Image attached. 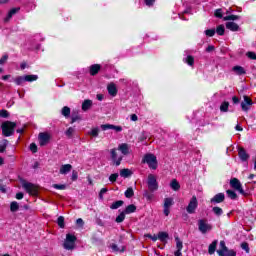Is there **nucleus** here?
<instances>
[{
  "label": "nucleus",
  "instance_id": "obj_1",
  "mask_svg": "<svg viewBox=\"0 0 256 256\" xmlns=\"http://www.w3.org/2000/svg\"><path fill=\"white\" fill-rule=\"evenodd\" d=\"M15 127H17L15 122L5 121L2 123V135H4V137H11V135L15 133Z\"/></svg>",
  "mask_w": 256,
  "mask_h": 256
},
{
  "label": "nucleus",
  "instance_id": "obj_2",
  "mask_svg": "<svg viewBox=\"0 0 256 256\" xmlns=\"http://www.w3.org/2000/svg\"><path fill=\"white\" fill-rule=\"evenodd\" d=\"M142 163H146L150 169L155 171L158 167L157 156L155 154H146L142 159Z\"/></svg>",
  "mask_w": 256,
  "mask_h": 256
},
{
  "label": "nucleus",
  "instance_id": "obj_3",
  "mask_svg": "<svg viewBox=\"0 0 256 256\" xmlns=\"http://www.w3.org/2000/svg\"><path fill=\"white\" fill-rule=\"evenodd\" d=\"M198 231H200L202 235H205L209 233V231H213V225H211L207 219H200L198 220Z\"/></svg>",
  "mask_w": 256,
  "mask_h": 256
},
{
  "label": "nucleus",
  "instance_id": "obj_4",
  "mask_svg": "<svg viewBox=\"0 0 256 256\" xmlns=\"http://www.w3.org/2000/svg\"><path fill=\"white\" fill-rule=\"evenodd\" d=\"M75 241H77V237L75 235L67 234L63 244L64 249H66L67 251L75 249Z\"/></svg>",
  "mask_w": 256,
  "mask_h": 256
},
{
  "label": "nucleus",
  "instance_id": "obj_5",
  "mask_svg": "<svg viewBox=\"0 0 256 256\" xmlns=\"http://www.w3.org/2000/svg\"><path fill=\"white\" fill-rule=\"evenodd\" d=\"M219 256H237V253L234 250H229L225 245V241L220 242V249L217 250Z\"/></svg>",
  "mask_w": 256,
  "mask_h": 256
},
{
  "label": "nucleus",
  "instance_id": "obj_6",
  "mask_svg": "<svg viewBox=\"0 0 256 256\" xmlns=\"http://www.w3.org/2000/svg\"><path fill=\"white\" fill-rule=\"evenodd\" d=\"M148 189L151 191V193L157 191L159 189V183H157V178L155 175L150 174L148 176V181H147Z\"/></svg>",
  "mask_w": 256,
  "mask_h": 256
},
{
  "label": "nucleus",
  "instance_id": "obj_7",
  "mask_svg": "<svg viewBox=\"0 0 256 256\" xmlns=\"http://www.w3.org/2000/svg\"><path fill=\"white\" fill-rule=\"evenodd\" d=\"M22 187L26 192L29 193V195H37L38 193L37 186L31 182H22Z\"/></svg>",
  "mask_w": 256,
  "mask_h": 256
},
{
  "label": "nucleus",
  "instance_id": "obj_8",
  "mask_svg": "<svg viewBox=\"0 0 256 256\" xmlns=\"http://www.w3.org/2000/svg\"><path fill=\"white\" fill-rule=\"evenodd\" d=\"M230 186L232 189H235V191H238L241 195H245V190H243V186L241 185V182L237 178H232L230 180Z\"/></svg>",
  "mask_w": 256,
  "mask_h": 256
},
{
  "label": "nucleus",
  "instance_id": "obj_9",
  "mask_svg": "<svg viewBox=\"0 0 256 256\" xmlns=\"http://www.w3.org/2000/svg\"><path fill=\"white\" fill-rule=\"evenodd\" d=\"M38 139H39L40 147H45V145H47L49 143V141H51V134H49L47 132H41L38 135Z\"/></svg>",
  "mask_w": 256,
  "mask_h": 256
},
{
  "label": "nucleus",
  "instance_id": "obj_10",
  "mask_svg": "<svg viewBox=\"0 0 256 256\" xmlns=\"http://www.w3.org/2000/svg\"><path fill=\"white\" fill-rule=\"evenodd\" d=\"M110 154L114 165H116V167H119V165H121V161H123V156H118L117 149L115 148L110 150Z\"/></svg>",
  "mask_w": 256,
  "mask_h": 256
},
{
  "label": "nucleus",
  "instance_id": "obj_11",
  "mask_svg": "<svg viewBox=\"0 0 256 256\" xmlns=\"http://www.w3.org/2000/svg\"><path fill=\"white\" fill-rule=\"evenodd\" d=\"M197 196H193L186 208L187 213L193 214L195 213V209H197Z\"/></svg>",
  "mask_w": 256,
  "mask_h": 256
},
{
  "label": "nucleus",
  "instance_id": "obj_12",
  "mask_svg": "<svg viewBox=\"0 0 256 256\" xmlns=\"http://www.w3.org/2000/svg\"><path fill=\"white\" fill-rule=\"evenodd\" d=\"M251 105H253V100H251L249 96H244V101L241 102L242 111H249V107H251Z\"/></svg>",
  "mask_w": 256,
  "mask_h": 256
},
{
  "label": "nucleus",
  "instance_id": "obj_13",
  "mask_svg": "<svg viewBox=\"0 0 256 256\" xmlns=\"http://www.w3.org/2000/svg\"><path fill=\"white\" fill-rule=\"evenodd\" d=\"M118 151L122 153V155H129L131 153V147L127 143L119 144Z\"/></svg>",
  "mask_w": 256,
  "mask_h": 256
},
{
  "label": "nucleus",
  "instance_id": "obj_14",
  "mask_svg": "<svg viewBox=\"0 0 256 256\" xmlns=\"http://www.w3.org/2000/svg\"><path fill=\"white\" fill-rule=\"evenodd\" d=\"M107 91L109 95H111V97H117L118 90H117V85L115 83L113 82L109 83L107 85Z\"/></svg>",
  "mask_w": 256,
  "mask_h": 256
},
{
  "label": "nucleus",
  "instance_id": "obj_15",
  "mask_svg": "<svg viewBox=\"0 0 256 256\" xmlns=\"http://www.w3.org/2000/svg\"><path fill=\"white\" fill-rule=\"evenodd\" d=\"M225 201V194L218 193L213 198H211L210 202L216 205L217 203H223Z\"/></svg>",
  "mask_w": 256,
  "mask_h": 256
},
{
  "label": "nucleus",
  "instance_id": "obj_16",
  "mask_svg": "<svg viewBox=\"0 0 256 256\" xmlns=\"http://www.w3.org/2000/svg\"><path fill=\"white\" fill-rule=\"evenodd\" d=\"M71 169H73V166L71 164H64L60 167V175H67V173H70Z\"/></svg>",
  "mask_w": 256,
  "mask_h": 256
},
{
  "label": "nucleus",
  "instance_id": "obj_17",
  "mask_svg": "<svg viewBox=\"0 0 256 256\" xmlns=\"http://www.w3.org/2000/svg\"><path fill=\"white\" fill-rule=\"evenodd\" d=\"M99 71H101V65L93 64L90 66V75H92V77H95Z\"/></svg>",
  "mask_w": 256,
  "mask_h": 256
},
{
  "label": "nucleus",
  "instance_id": "obj_18",
  "mask_svg": "<svg viewBox=\"0 0 256 256\" xmlns=\"http://www.w3.org/2000/svg\"><path fill=\"white\" fill-rule=\"evenodd\" d=\"M232 71L235 73V75H245L247 73L243 66H234Z\"/></svg>",
  "mask_w": 256,
  "mask_h": 256
},
{
  "label": "nucleus",
  "instance_id": "obj_19",
  "mask_svg": "<svg viewBox=\"0 0 256 256\" xmlns=\"http://www.w3.org/2000/svg\"><path fill=\"white\" fill-rule=\"evenodd\" d=\"M238 155L241 161H247V159H249V154H247V151H245L243 148L239 149Z\"/></svg>",
  "mask_w": 256,
  "mask_h": 256
},
{
  "label": "nucleus",
  "instance_id": "obj_20",
  "mask_svg": "<svg viewBox=\"0 0 256 256\" xmlns=\"http://www.w3.org/2000/svg\"><path fill=\"white\" fill-rule=\"evenodd\" d=\"M226 29H229V31H238L239 26L235 22H227Z\"/></svg>",
  "mask_w": 256,
  "mask_h": 256
},
{
  "label": "nucleus",
  "instance_id": "obj_21",
  "mask_svg": "<svg viewBox=\"0 0 256 256\" xmlns=\"http://www.w3.org/2000/svg\"><path fill=\"white\" fill-rule=\"evenodd\" d=\"M135 211H137V206H135L134 204H130L125 208L124 213L126 215H129L131 213H135Z\"/></svg>",
  "mask_w": 256,
  "mask_h": 256
},
{
  "label": "nucleus",
  "instance_id": "obj_22",
  "mask_svg": "<svg viewBox=\"0 0 256 256\" xmlns=\"http://www.w3.org/2000/svg\"><path fill=\"white\" fill-rule=\"evenodd\" d=\"M90 107H93V101L84 100V102L82 103V111H89Z\"/></svg>",
  "mask_w": 256,
  "mask_h": 256
},
{
  "label": "nucleus",
  "instance_id": "obj_23",
  "mask_svg": "<svg viewBox=\"0 0 256 256\" xmlns=\"http://www.w3.org/2000/svg\"><path fill=\"white\" fill-rule=\"evenodd\" d=\"M217 249V240H214L208 247L209 255H213Z\"/></svg>",
  "mask_w": 256,
  "mask_h": 256
},
{
  "label": "nucleus",
  "instance_id": "obj_24",
  "mask_svg": "<svg viewBox=\"0 0 256 256\" xmlns=\"http://www.w3.org/2000/svg\"><path fill=\"white\" fill-rule=\"evenodd\" d=\"M170 187H171V189H173V191H179V189H181V185L179 184L177 179H173L171 181Z\"/></svg>",
  "mask_w": 256,
  "mask_h": 256
},
{
  "label": "nucleus",
  "instance_id": "obj_25",
  "mask_svg": "<svg viewBox=\"0 0 256 256\" xmlns=\"http://www.w3.org/2000/svg\"><path fill=\"white\" fill-rule=\"evenodd\" d=\"M158 239H159V241H162V243H164V241H167V239H169V233L159 232L158 233Z\"/></svg>",
  "mask_w": 256,
  "mask_h": 256
},
{
  "label": "nucleus",
  "instance_id": "obj_26",
  "mask_svg": "<svg viewBox=\"0 0 256 256\" xmlns=\"http://www.w3.org/2000/svg\"><path fill=\"white\" fill-rule=\"evenodd\" d=\"M61 113H62L63 117L68 118V117H70V115H71V108H69L68 106H64V107L62 108Z\"/></svg>",
  "mask_w": 256,
  "mask_h": 256
},
{
  "label": "nucleus",
  "instance_id": "obj_27",
  "mask_svg": "<svg viewBox=\"0 0 256 256\" xmlns=\"http://www.w3.org/2000/svg\"><path fill=\"white\" fill-rule=\"evenodd\" d=\"M10 211L12 213H15V212L19 211V203L17 201L11 202V204H10Z\"/></svg>",
  "mask_w": 256,
  "mask_h": 256
},
{
  "label": "nucleus",
  "instance_id": "obj_28",
  "mask_svg": "<svg viewBox=\"0 0 256 256\" xmlns=\"http://www.w3.org/2000/svg\"><path fill=\"white\" fill-rule=\"evenodd\" d=\"M131 175H132V172L129 169L120 170V177L127 178V177H131Z\"/></svg>",
  "mask_w": 256,
  "mask_h": 256
},
{
  "label": "nucleus",
  "instance_id": "obj_29",
  "mask_svg": "<svg viewBox=\"0 0 256 256\" xmlns=\"http://www.w3.org/2000/svg\"><path fill=\"white\" fill-rule=\"evenodd\" d=\"M124 203L123 200H118L111 204L110 209H119V207H123Z\"/></svg>",
  "mask_w": 256,
  "mask_h": 256
},
{
  "label": "nucleus",
  "instance_id": "obj_30",
  "mask_svg": "<svg viewBox=\"0 0 256 256\" xmlns=\"http://www.w3.org/2000/svg\"><path fill=\"white\" fill-rule=\"evenodd\" d=\"M184 61L185 63H187V65H190V67H193V65H195V58L191 55L187 56Z\"/></svg>",
  "mask_w": 256,
  "mask_h": 256
},
{
  "label": "nucleus",
  "instance_id": "obj_31",
  "mask_svg": "<svg viewBox=\"0 0 256 256\" xmlns=\"http://www.w3.org/2000/svg\"><path fill=\"white\" fill-rule=\"evenodd\" d=\"M220 111L227 113L229 111V102L225 101L220 105Z\"/></svg>",
  "mask_w": 256,
  "mask_h": 256
},
{
  "label": "nucleus",
  "instance_id": "obj_32",
  "mask_svg": "<svg viewBox=\"0 0 256 256\" xmlns=\"http://www.w3.org/2000/svg\"><path fill=\"white\" fill-rule=\"evenodd\" d=\"M240 19V16L237 15H228L223 17V21H238Z\"/></svg>",
  "mask_w": 256,
  "mask_h": 256
},
{
  "label": "nucleus",
  "instance_id": "obj_33",
  "mask_svg": "<svg viewBox=\"0 0 256 256\" xmlns=\"http://www.w3.org/2000/svg\"><path fill=\"white\" fill-rule=\"evenodd\" d=\"M57 223L60 229H65V217L59 216L57 219Z\"/></svg>",
  "mask_w": 256,
  "mask_h": 256
},
{
  "label": "nucleus",
  "instance_id": "obj_34",
  "mask_svg": "<svg viewBox=\"0 0 256 256\" xmlns=\"http://www.w3.org/2000/svg\"><path fill=\"white\" fill-rule=\"evenodd\" d=\"M212 211H213L214 214L217 215V217H221V215H223V209H221L218 206L213 207Z\"/></svg>",
  "mask_w": 256,
  "mask_h": 256
},
{
  "label": "nucleus",
  "instance_id": "obj_35",
  "mask_svg": "<svg viewBox=\"0 0 256 256\" xmlns=\"http://www.w3.org/2000/svg\"><path fill=\"white\" fill-rule=\"evenodd\" d=\"M19 11V8H13L9 11L5 21H9V19H11V17H13V15H15L17 12Z\"/></svg>",
  "mask_w": 256,
  "mask_h": 256
},
{
  "label": "nucleus",
  "instance_id": "obj_36",
  "mask_svg": "<svg viewBox=\"0 0 256 256\" xmlns=\"http://www.w3.org/2000/svg\"><path fill=\"white\" fill-rule=\"evenodd\" d=\"M37 79H39V76H37V75H26V76H24V81H28V82L37 81Z\"/></svg>",
  "mask_w": 256,
  "mask_h": 256
},
{
  "label": "nucleus",
  "instance_id": "obj_37",
  "mask_svg": "<svg viewBox=\"0 0 256 256\" xmlns=\"http://www.w3.org/2000/svg\"><path fill=\"white\" fill-rule=\"evenodd\" d=\"M124 195L127 199H131V197L135 195V192L133 191V188L130 187L125 191Z\"/></svg>",
  "mask_w": 256,
  "mask_h": 256
},
{
  "label": "nucleus",
  "instance_id": "obj_38",
  "mask_svg": "<svg viewBox=\"0 0 256 256\" xmlns=\"http://www.w3.org/2000/svg\"><path fill=\"white\" fill-rule=\"evenodd\" d=\"M172 205H173V198L164 199V207L170 209Z\"/></svg>",
  "mask_w": 256,
  "mask_h": 256
},
{
  "label": "nucleus",
  "instance_id": "obj_39",
  "mask_svg": "<svg viewBox=\"0 0 256 256\" xmlns=\"http://www.w3.org/2000/svg\"><path fill=\"white\" fill-rule=\"evenodd\" d=\"M226 194H227V197H229V199H232V200L237 199V193H235V191L233 190H227Z\"/></svg>",
  "mask_w": 256,
  "mask_h": 256
},
{
  "label": "nucleus",
  "instance_id": "obj_40",
  "mask_svg": "<svg viewBox=\"0 0 256 256\" xmlns=\"http://www.w3.org/2000/svg\"><path fill=\"white\" fill-rule=\"evenodd\" d=\"M125 212H121L117 217H116V223H123L125 221Z\"/></svg>",
  "mask_w": 256,
  "mask_h": 256
},
{
  "label": "nucleus",
  "instance_id": "obj_41",
  "mask_svg": "<svg viewBox=\"0 0 256 256\" xmlns=\"http://www.w3.org/2000/svg\"><path fill=\"white\" fill-rule=\"evenodd\" d=\"M175 241L177 250L181 251L183 249V241L179 237H175Z\"/></svg>",
  "mask_w": 256,
  "mask_h": 256
},
{
  "label": "nucleus",
  "instance_id": "obj_42",
  "mask_svg": "<svg viewBox=\"0 0 256 256\" xmlns=\"http://www.w3.org/2000/svg\"><path fill=\"white\" fill-rule=\"evenodd\" d=\"M14 82L16 83V85H23V83H25V77L18 76L14 79Z\"/></svg>",
  "mask_w": 256,
  "mask_h": 256
},
{
  "label": "nucleus",
  "instance_id": "obj_43",
  "mask_svg": "<svg viewBox=\"0 0 256 256\" xmlns=\"http://www.w3.org/2000/svg\"><path fill=\"white\" fill-rule=\"evenodd\" d=\"M216 33L217 35H225V26L223 25H219L217 28H216Z\"/></svg>",
  "mask_w": 256,
  "mask_h": 256
},
{
  "label": "nucleus",
  "instance_id": "obj_44",
  "mask_svg": "<svg viewBox=\"0 0 256 256\" xmlns=\"http://www.w3.org/2000/svg\"><path fill=\"white\" fill-rule=\"evenodd\" d=\"M79 120H81V116H79V112H73L71 123H75L76 121H79Z\"/></svg>",
  "mask_w": 256,
  "mask_h": 256
},
{
  "label": "nucleus",
  "instance_id": "obj_45",
  "mask_svg": "<svg viewBox=\"0 0 256 256\" xmlns=\"http://www.w3.org/2000/svg\"><path fill=\"white\" fill-rule=\"evenodd\" d=\"M214 16L217 17L218 19H223V9L221 8L216 9L214 12Z\"/></svg>",
  "mask_w": 256,
  "mask_h": 256
},
{
  "label": "nucleus",
  "instance_id": "obj_46",
  "mask_svg": "<svg viewBox=\"0 0 256 256\" xmlns=\"http://www.w3.org/2000/svg\"><path fill=\"white\" fill-rule=\"evenodd\" d=\"M7 145H9V141L3 140V143L0 145V153H5Z\"/></svg>",
  "mask_w": 256,
  "mask_h": 256
},
{
  "label": "nucleus",
  "instance_id": "obj_47",
  "mask_svg": "<svg viewBox=\"0 0 256 256\" xmlns=\"http://www.w3.org/2000/svg\"><path fill=\"white\" fill-rule=\"evenodd\" d=\"M111 248L113 249V251H117V252H120V253H123V251H125V246H122L121 249H119L117 244H112Z\"/></svg>",
  "mask_w": 256,
  "mask_h": 256
},
{
  "label": "nucleus",
  "instance_id": "obj_48",
  "mask_svg": "<svg viewBox=\"0 0 256 256\" xmlns=\"http://www.w3.org/2000/svg\"><path fill=\"white\" fill-rule=\"evenodd\" d=\"M75 133V128H73V127H69L68 129H67V131L65 132V135L67 136V137H73V134Z\"/></svg>",
  "mask_w": 256,
  "mask_h": 256
},
{
  "label": "nucleus",
  "instance_id": "obj_49",
  "mask_svg": "<svg viewBox=\"0 0 256 256\" xmlns=\"http://www.w3.org/2000/svg\"><path fill=\"white\" fill-rule=\"evenodd\" d=\"M144 197L147 199V201H153L154 195L152 193H150L149 191H145Z\"/></svg>",
  "mask_w": 256,
  "mask_h": 256
},
{
  "label": "nucleus",
  "instance_id": "obj_50",
  "mask_svg": "<svg viewBox=\"0 0 256 256\" xmlns=\"http://www.w3.org/2000/svg\"><path fill=\"white\" fill-rule=\"evenodd\" d=\"M0 117H2L3 119H7L9 117V111L0 110Z\"/></svg>",
  "mask_w": 256,
  "mask_h": 256
},
{
  "label": "nucleus",
  "instance_id": "obj_51",
  "mask_svg": "<svg viewBox=\"0 0 256 256\" xmlns=\"http://www.w3.org/2000/svg\"><path fill=\"white\" fill-rule=\"evenodd\" d=\"M118 177H119V174H117V173L111 174L109 177V181H111V183H115V181H117Z\"/></svg>",
  "mask_w": 256,
  "mask_h": 256
},
{
  "label": "nucleus",
  "instance_id": "obj_52",
  "mask_svg": "<svg viewBox=\"0 0 256 256\" xmlns=\"http://www.w3.org/2000/svg\"><path fill=\"white\" fill-rule=\"evenodd\" d=\"M205 35H207V37H213L215 35V29L206 30Z\"/></svg>",
  "mask_w": 256,
  "mask_h": 256
},
{
  "label": "nucleus",
  "instance_id": "obj_53",
  "mask_svg": "<svg viewBox=\"0 0 256 256\" xmlns=\"http://www.w3.org/2000/svg\"><path fill=\"white\" fill-rule=\"evenodd\" d=\"M90 135H92V137H99V128L92 129Z\"/></svg>",
  "mask_w": 256,
  "mask_h": 256
},
{
  "label": "nucleus",
  "instance_id": "obj_54",
  "mask_svg": "<svg viewBox=\"0 0 256 256\" xmlns=\"http://www.w3.org/2000/svg\"><path fill=\"white\" fill-rule=\"evenodd\" d=\"M102 131H107L108 129H113V124H103L101 125Z\"/></svg>",
  "mask_w": 256,
  "mask_h": 256
},
{
  "label": "nucleus",
  "instance_id": "obj_55",
  "mask_svg": "<svg viewBox=\"0 0 256 256\" xmlns=\"http://www.w3.org/2000/svg\"><path fill=\"white\" fill-rule=\"evenodd\" d=\"M246 55H247L248 59H252V60L256 61V54H255V52H247Z\"/></svg>",
  "mask_w": 256,
  "mask_h": 256
},
{
  "label": "nucleus",
  "instance_id": "obj_56",
  "mask_svg": "<svg viewBox=\"0 0 256 256\" xmlns=\"http://www.w3.org/2000/svg\"><path fill=\"white\" fill-rule=\"evenodd\" d=\"M241 248L246 251V253H249V244L247 242H244L241 244Z\"/></svg>",
  "mask_w": 256,
  "mask_h": 256
},
{
  "label": "nucleus",
  "instance_id": "obj_57",
  "mask_svg": "<svg viewBox=\"0 0 256 256\" xmlns=\"http://www.w3.org/2000/svg\"><path fill=\"white\" fill-rule=\"evenodd\" d=\"M30 151H32V153H37V144L31 143L30 144Z\"/></svg>",
  "mask_w": 256,
  "mask_h": 256
},
{
  "label": "nucleus",
  "instance_id": "obj_58",
  "mask_svg": "<svg viewBox=\"0 0 256 256\" xmlns=\"http://www.w3.org/2000/svg\"><path fill=\"white\" fill-rule=\"evenodd\" d=\"M53 187L54 189H60V190L66 189L65 184H54Z\"/></svg>",
  "mask_w": 256,
  "mask_h": 256
},
{
  "label": "nucleus",
  "instance_id": "obj_59",
  "mask_svg": "<svg viewBox=\"0 0 256 256\" xmlns=\"http://www.w3.org/2000/svg\"><path fill=\"white\" fill-rule=\"evenodd\" d=\"M145 237H148V239H151L152 241H157L158 236L157 235H151V234H146Z\"/></svg>",
  "mask_w": 256,
  "mask_h": 256
},
{
  "label": "nucleus",
  "instance_id": "obj_60",
  "mask_svg": "<svg viewBox=\"0 0 256 256\" xmlns=\"http://www.w3.org/2000/svg\"><path fill=\"white\" fill-rule=\"evenodd\" d=\"M144 3L148 7H153V5L155 4V0H144Z\"/></svg>",
  "mask_w": 256,
  "mask_h": 256
},
{
  "label": "nucleus",
  "instance_id": "obj_61",
  "mask_svg": "<svg viewBox=\"0 0 256 256\" xmlns=\"http://www.w3.org/2000/svg\"><path fill=\"white\" fill-rule=\"evenodd\" d=\"M78 177H79V174L77 173V171L74 170L71 176L72 181H77Z\"/></svg>",
  "mask_w": 256,
  "mask_h": 256
},
{
  "label": "nucleus",
  "instance_id": "obj_62",
  "mask_svg": "<svg viewBox=\"0 0 256 256\" xmlns=\"http://www.w3.org/2000/svg\"><path fill=\"white\" fill-rule=\"evenodd\" d=\"M112 129L114 131H116L117 133H120V131H123V127H121V126L112 125Z\"/></svg>",
  "mask_w": 256,
  "mask_h": 256
},
{
  "label": "nucleus",
  "instance_id": "obj_63",
  "mask_svg": "<svg viewBox=\"0 0 256 256\" xmlns=\"http://www.w3.org/2000/svg\"><path fill=\"white\" fill-rule=\"evenodd\" d=\"M105 193H107V188H102L99 193V198L103 199V195H105Z\"/></svg>",
  "mask_w": 256,
  "mask_h": 256
},
{
  "label": "nucleus",
  "instance_id": "obj_64",
  "mask_svg": "<svg viewBox=\"0 0 256 256\" xmlns=\"http://www.w3.org/2000/svg\"><path fill=\"white\" fill-rule=\"evenodd\" d=\"M7 59H9L8 55H4L1 59H0V65H3V63H5L7 61Z\"/></svg>",
  "mask_w": 256,
  "mask_h": 256
}]
</instances>
